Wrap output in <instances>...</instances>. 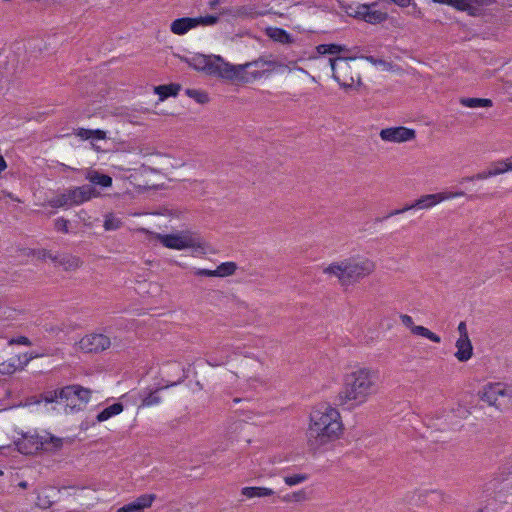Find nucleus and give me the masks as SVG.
<instances>
[{"label": "nucleus", "instance_id": "f257e3e1", "mask_svg": "<svg viewBox=\"0 0 512 512\" xmlns=\"http://www.w3.org/2000/svg\"><path fill=\"white\" fill-rule=\"evenodd\" d=\"M342 430L340 413L329 404L317 405L310 413L307 442L311 450L317 451L338 438Z\"/></svg>", "mask_w": 512, "mask_h": 512}, {"label": "nucleus", "instance_id": "f03ea898", "mask_svg": "<svg viewBox=\"0 0 512 512\" xmlns=\"http://www.w3.org/2000/svg\"><path fill=\"white\" fill-rule=\"evenodd\" d=\"M377 377L369 369L361 368L345 376L342 390L336 398V404L351 410L363 403L377 391Z\"/></svg>", "mask_w": 512, "mask_h": 512}, {"label": "nucleus", "instance_id": "7ed1b4c3", "mask_svg": "<svg viewBox=\"0 0 512 512\" xmlns=\"http://www.w3.org/2000/svg\"><path fill=\"white\" fill-rule=\"evenodd\" d=\"M374 269L375 265L369 259L350 258L331 263L323 272L337 277L342 286H349L370 275Z\"/></svg>", "mask_w": 512, "mask_h": 512}, {"label": "nucleus", "instance_id": "20e7f679", "mask_svg": "<svg viewBox=\"0 0 512 512\" xmlns=\"http://www.w3.org/2000/svg\"><path fill=\"white\" fill-rule=\"evenodd\" d=\"M91 390L80 385L73 384L65 387L46 391L41 394L45 403L61 402L66 406V412H75L83 409L90 401Z\"/></svg>", "mask_w": 512, "mask_h": 512}, {"label": "nucleus", "instance_id": "39448f33", "mask_svg": "<svg viewBox=\"0 0 512 512\" xmlns=\"http://www.w3.org/2000/svg\"><path fill=\"white\" fill-rule=\"evenodd\" d=\"M189 64L195 70L203 71L211 76H217L230 81H233L235 77L233 64L226 62L219 55L207 56L198 54L191 58Z\"/></svg>", "mask_w": 512, "mask_h": 512}, {"label": "nucleus", "instance_id": "423d86ee", "mask_svg": "<svg viewBox=\"0 0 512 512\" xmlns=\"http://www.w3.org/2000/svg\"><path fill=\"white\" fill-rule=\"evenodd\" d=\"M61 438L50 434L40 436L37 434H25L23 439L17 442L18 450L26 455L36 454L40 450L55 451L62 447Z\"/></svg>", "mask_w": 512, "mask_h": 512}, {"label": "nucleus", "instance_id": "0eeeda50", "mask_svg": "<svg viewBox=\"0 0 512 512\" xmlns=\"http://www.w3.org/2000/svg\"><path fill=\"white\" fill-rule=\"evenodd\" d=\"M277 63L272 60H265L260 57L257 60L245 64L233 65L235 77L233 81L247 82L250 79H257L272 72Z\"/></svg>", "mask_w": 512, "mask_h": 512}, {"label": "nucleus", "instance_id": "6e6552de", "mask_svg": "<svg viewBox=\"0 0 512 512\" xmlns=\"http://www.w3.org/2000/svg\"><path fill=\"white\" fill-rule=\"evenodd\" d=\"M352 60H354V58L336 57L329 59L332 76L343 88H351L355 82L350 65V61Z\"/></svg>", "mask_w": 512, "mask_h": 512}, {"label": "nucleus", "instance_id": "1a4fd4ad", "mask_svg": "<svg viewBox=\"0 0 512 512\" xmlns=\"http://www.w3.org/2000/svg\"><path fill=\"white\" fill-rule=\"evenodd\" d=\"M156 238L163 244V246L182 250L186 248H194L201 247V241L199 237H196L189 233H181V234H157Z\"/></svg>", "mask_w": 512, "mask_h": 512}, {"label": "nucleus", "instance_id": "9d476101", "mask_svg": "<svg viewBox=\"0 0 512 512\" xmlns=\"http://www.w3.org/2000/svg\"><path fill=\"white\" fill-rule=\"evenodd\" d=\"M465 193L463 191H456V192H440L436 194H427L421 196L419 199L414 201L410 204L411 209H429L438 203L456 198V197H462Z\"/></svg>", "mask_w": 512, "mask_h": 512}, {"label": "nucleus", "instance_id": "9b49d317", "mask_svg": "<svg viewBox=\"0 0 512 512\" xmlns=\"http://www.w3.org/2000/svg\"><path fill=\"white\" fill-rule=\"evenodd\" d=\"M110 345L108 336L97 333L88 334L79 341L80 349L86 353H99L108 349Z\"/></svg>", "mask_w": 512, "mask_h": 512}, {"label": "nucleus", "instance_id": "f8f14e48", "mask_svg": "<svg viewBox=\"0 0 512 512\" xmlns=\"http://www.w3.org/2000/svg\"><path fill=\"white\" fill-rule=\"evenodd\" d=\"M415 130L403 126L385 128L380 131V137L387 142L401 143L414 139Z\"/></svg>", "mask_w": 512, "mask_h": 512}, {"label": "nucleus", "instance_id": "ddd939ff", "mask_svg": "<svg viewBox=\"0 0 512 512\" xmlns=\"http://www.w3.org/2000/svg\"><path fill=\"white\" fill-rule=\"evenodd\" d=\"M512 396V391L508 390L502 383H489L484 386L481 399L489 405H496L499 397Z\"/></svg>", "mask_w": 512, "mask_h": 512}, {"label": "nucleus", "instance_id": "4468645a", "mask_svg": "<svg viewBox=\"0 0 512 512\" xmlns=\"http://www.w3.org/2000/svg\"><path fill=\"white\" fill-rule=\"evenodd\" d=\"M99 192L91 185H82L68 189V197H70L71 205H80L90 199L97 197Z\"/></svg>", "mask_w": 512, "mask_h": 512}, {"label": "nucleus", "instance_id": "2eb2a0df", "mask_svg": "<svg viewBox=\"0 0 512 512\" xmlns=\"http://www.w3.org/2000/svg\"><path fill=\"white\" fill-rule=\"evenodd\" d=\"M181 371H182V375L179 377V379L177 381L170 382V383L166 384L165 386L156 389L155 391H149V392L146 390L143 391L140 394V397L142 398L141 407H149V406L159 404L161 402V397L157 395V392L159 390L175 386L187 378V374L185 373L184 368H181Z\"/></svg>", "mask_w": 512, "mask_h": 512}, {"label": "nucleus", "instance_id": "dca6fc26", "mask_svg": "<svg viewBox=\"0 0 512 512\" xmlns=\"http://www.w3.org/2000/svg\"><path fill=\"white\" fill-rule=\"evenodd\" d=\"M400 319L406 327L410 328V330L413 334L425 337L434 343L441 342V338L434 332L430 331L428 328H426L424 326L414 325L413 319L411 316H409L407 314H402V315H400Z\"/></svg>", "mask_w": 512, "mask_h": 512}, {"label": "nucleus", "instance_id": "f3484780", "mask_svg": "<svg viewBox=\"0 0 512 512\" xmlns=\"http://www.w3.org/2000/svg\"><path fill=\"white\" fill-rule=\"evenodd\" d=\"M197 22L195 18L182 17L174 20L170 25V30L176 35H184L189 30L196 28Z\"/></svg>", "mask_w": 512, "mask_h": 512}, {"label": "nucleus", "instance_id": "a211bd4d", "mask_svg": "<svg viewBox=\"0 0 512 512\" xmlns=\"http://www.w3.org/2000/svg\"><path fill=\"white\" fill-rule=\"evenodd\" d=\"M457 351L455 357L460 362L468 361L473 355V346L470 339H458L456 341Z\"/></svg>", "mask_w": 512, "mask_h": 512}, {"label": "nucleus", "instance_id": "6ab92c4d", "mask_svg": "<svg viewBox=\"0 0 512 512\" xmlns=\"http://www.w3.org/2000/svg\"><path fill=\"white\" fill-rule=\"evenodd\" d=\"M86 179L94 184L101 187H110L112 185V178L109 175L100 173L96 170H90L86 174Z\"/></svg>", "mask_w": 512, "mask_h": 512}, {"label": "nucleus", "instance_id": "aec40b11", "mask_svg": "<svg viewBox=\"0 0 512 512\" xmlns=\"http://www.w3.org/2000/svg\"><path fill=\"white\" fill-rule=\"evenodd\" d=\"M58 259L55 262L56 265H59L64 268V270H75L82 264L79 257L70 255V254H62L57 255Z\"/></svg>", "mask_w": 512, "mask_h": 512}, {"label": "nucleus", "instance_id": "412c9836", "mask_svg": "<svg viewBox=\"0 0 512 512\" xmlns=\"http://www.w3.org/2000/svg\"><path fill=\"white\" fill-rule=\"evenodd\" d=\"M435 3L450 5L457 10L465 11L471 16H476L477 11L470 7L469 0H432Z\"/></svg>", "mask_w": 512, "mask_h": 512}, {"label": "nucleus", "instance_id": "4be33fe9", "mask_svg": "<svg viewBox=\"0 0 512 512\" xmlns=\"http://www.w3.org/2000/svg\"><path fill=\"white\" fill-rule=\"evenodd\" d=\"M124 410V406L122 403L117 402L106 408H104L101 412H99L96 416V420L98 422H104L110 419L113 416L120 414Z\"/></svg>", "mask_w": 512, "mask_h": 512}, {"label": "nucleus", "instance_id": "5701e85b", "mask_svg": "<svg viewBox=\"0 0 512 512\" xmlns=\"http://www.w3.org/2000/svg\"><path fill=\"white\" fill-rule=\"evenodd\" d=\"M180 88L179 84L159 85L154 87V92L159 95L160 100H164L170 96H176Z\"/></svg>", "mask_w": 512, "mask_h": 512}, {"label": "nucleus", "instance_id": "b1692460", "mask_svg": "<svg viewBox=\"0 0 512 512\" xmlns=\"http://www.w3.org/2000/svg\"><path fill=\"white\" fill-rule=\"evenodd\" d=\"M241 494L247 498L266 497L274 494V491L266 487H244Z\"/></svg>", "mask_w": 512, "mask_h": 512}, {"label": "nucleus", "instance_id": "393cba45", "mask_svg": "<svg viewBox=\"0 0 512 512\" xmlns=\"http://www.w3.org/2000/svg\"><path fill=\"white\" fill-rule=\"evenodd\" d=\"M459 102L462 106L468 108H489L493 106L492 100L487 98H461Z\"/></svg>", "mask_w": 512, "mask_h": 512}, {"label": "nucleus", "instance_id": "a878e982", "mask_svg": "<svg viewBox=\"0 0 512 512\" xmlns=\"http://www.w3.org/2000/svg\"><path fill=\"white\" fill-rule=\"evenodd\" d=\"M376 4L369 5L368 13H366V21L370 24H379L387 20L388 14L386 12H382L379 10H371L372 6H375Z\"/></svg>", "mask_w": 512, "mask_h": 512}, {"label": "nucleus", "instance_id": "bb28decb", "mask_svg": "<svg viewBox=\"0 0 512 512\" xmlns=\"http://www.w3.org/2000/svg\"><path fill=\"white\" fill-rule=\"evenodd\" d=\"M267 34L271 39L280 43H289L291 41L290 34L282 28H269Z\"/></svg>", "mask_w": 512, "mask_h": 512}, {"label": "nucleus", "instance_id": "cd10ccee", "mask_svg": "<svg viewBox=\"0 0 512 512\" xmlns=\"http://www.w3.org/2000/svg\"><path fill=\"white\" fill-rule=\"evenodd\" d=\"M49 205L53 208L71 207L70 197H68V189L49 200Z\"/></svg>", "mask_w": 512, "mask_h": 512}, {"label": "nucleus", "instance_id": "c85d7f7f", "mask_svg": "<svg viewBox=\"0 0 512 512\" xmlns=\"http://www.w3.org/2000/svg\"><path fill=\"white\" fill-rule=\"evenodd\" d=\"M316 50L319 54L325 55V54H339L340 52L346 50L345 46H341L339 44H319L316 47Z\"/></svg>", "mask_w": 512, "mask_h": 512}, {"label": "nucleus", "instance_id": "c756f323", "mask_svg": "<svg viewBox=\"0 0 512 512\" xmlns=\"http://www.w3.org/2000/svg\"><path fill=\"white\" fill-rule=\"evenodd\" d=\"M237 270V264L235 262H224L221 263L216 269V277L231 276Z\"/></svg>", "mask_w": 512, "mask_h": 512}, {"label": "nucleus", "instance_id": "7c9ffc66", "mask_svg": "<svg viewBox=\"0 0 512 512\" xmlns=\"http://www.w3.org/2000/svg\"><path fill=\"white\" fill-rule=\"evenodd\" d=\"M498 172H499V170H491V169H489L487 171H482V172H479V173H477L476 175H473V176L463 177L460 180V183L462 184V183L467 182V181L484 180V179H487L489 177L497 176Z\"/></svg>", "mask_w": 512, "mask_h": 512}, {"label": "nucleus", "instance_id": "2f4dec72", "mask_svg": "<svg viewBox=\"0 0 512 512\" xmlns=\"http://www.w3.org/2000/svg\"><path fill=\"white\" fill-rule=\"evenodd\" d=\"M156 496L154 494H143L134 500V503L137 505L140 511L148 508L152 505V502L155 500Z\"/></svg>", "mask_w": 512, "mask_h": 512}, {"label": "nucleus", "instance_id": "473e14b6", "mask_svg": "<svg viewBox=\"0 0 512 512\" xmlns=\"http://www.w3.org/2000/svg\"><path fill=\"white\" fill-rule=\"evenodd\" d=\"M122 221L115 217L113 214H108L105 216L104 220V228L107 231H114L121 227Z\"/></svg>", "mask_w": 512, "mask_h": 512}, {"label": "nucleus", "instance_id": "72a5a7b5", "mask_svg": "<svg viewBox=\"0 0 512 512\" xmlns=\"http://www.w3.org/2000/svg\"><path fill=\"white\" fill-rule=\"evenodd\" d=\"M17 369H19V367H18L15 357L9 359L8 361L2 362L0 364V373L1 374H12Z\"/></svg>", "mask_w": 512, "mask_h": 512}, {"label": "nucleus", "instance_id": "f704fd0d", "mask_svg": "<svg viewBox=\"0 0 512 512\" xmlns=\"http://www.w3.org/2000/svg\"><path fill=\"white\" fill-rule=\"evenodd\" d=\"M361 58L367 60L368 62H370L371 64H373L375 66H381L386 71H389L392 69V64L384 59H378L371 55L362 56Z\"/></svg>", "mask_w": 512, "mask_h": 512}, {"label": "nucleus", "instance_id": "c9c22d12", "mask_svg": "<svg viewBox=\"0 0 512 512\" xmlns=\"http://www.w3.org/2000/svg\"><path fill=\"white\" fill-rule=\"evenodd\" d=\"M195 20L197 22V27L199 25L212 26V25H215L219 21V17L216 15H207V16L195 17Z\"/></svg>", "mask_w": 512, "mask_h": 512}, {"label": "nucleus", "instance_id": "e433bc0d", "mask_svg": "<svg viewBox=\"0 0 512 512\" xmlns=\"http://www.w3.org/2000/svg\"><path fill=\"white\" fill-rule=\"evenodd\" d=\"M307 479H308V475H306V474H295V475H291V476H285L284 482L288 486H295V485H298V484L306 481Z\"/></svg>", "mask_w": 512, "mask_h": 512}, {"label": "nucleus", "instance_id": "4c0bfd02", "mask_svg": "<svg viewBox=\"0 0 512 512\" xmlns=\"http://www.w3.org/2000/svg\"><path fill=\"white\" fill-rule=\"evenodd\" d=\"M186 94L189 97L194 98L198 103H201V104L206 103L208 101V95L199 90L187 89Z\"/></svg>", "mask_w": 512, "mask_h": 512}, {"label": "nucleus", "instance_id": "58836bf2", "mask_svg": "<svg viewBox=\"0 0 512 512\" xmlns=\"http://www.w3.org/2000/svg\"><path fill=\"white\" fill-rule=\"evenodd\" d=\"M496 0H469L470 7L477 11V15L481 13L482 6H488L495 2Z\"/></svg>", "mask_w": 512, "mask_h": 512}, {"label": "nucleus", "instance_id": "ea45409f", "mask_svg": "<svg viewBox=\"0 0 512 512\" xmlns=\"http://www.w3.org/2000/svg\"><path fill=\"white\" fill-rule=\"evenodd\" d=\"M491 170H499L498 175L511 170V166L508 165V160L497 161L492 164Z\"/></svg>", "mask_w": 512, "mask_h": 512}, {"label": "nucleus", "instance_id": "a19ab883", "mask_svg": "<svg viewBox=\"0 0 512 512\" xmlns=\"http://www.w3.org/2000/svg\"><path fill=\"white\" fill-rule=\"evenodd\" d=\"M368 10H369L368 4H359L355 9L354 14H352V15L355 18L366 21V18H367L366 13H368Z\"/></svg>", "mask_w": 512, "mask_h": 512}, {"label": "nucleus", "instance_id": "79ce46f5", "mask_svg": "<svg viewBox=\"0 0 512 512\" xmlns=\"http://www.w3.org/2000/svg\"><path fill=\"white\" fill-rule=\"evenodd\" d=\"M68 225L69 221L63 217L57 218L54 222L55 229L65 234L69 233Z\"/></svg>", "mask_w": 512, "mask_h": 512}, {"label": "nucleus", "instance_id": "37998d69", "mask_svg": "<svg viewBox=\"0 0 512 512\" xmlns=\"http://www.w3.org/2000/svg\"><path fill=\"white\" fill-rule=\"evenodd\" d=\"M409 210H412L411 207H410V204H407L406 206H404L403 208L401 209H396V210H393L391 211L388 215H386L385 217H382V218H376V222H382L384 221L385 219H388L389 217H392V216H395V215H400V214H403Z\"/></svg>", "mask_w": 512, "mask_h": 512}, {"label": "nucleus", "instance_id": "c03bdc74", "mask_svg": "<svg viewBox=\"0 0 512 512\" xmlns=\"http://www.w3.org/2000/svg\"><path fill=\"white\" fill-rule=\"evenodd\" d=\"M228 356L221 357V359H218L213 354L208 355L207 363L211 366H219L226 363Z\"/></svg>", "mask_w": 512, "mask_h": 512}, {"label": "nucleus", "instance_id": "a18cd8bd", "mask_svg": "<svg viewBox=\"0 0 512 512\" xmlns=\"http://www.w3.org/2000/svg\"><path fill=\"white\" fill-rule=\"evenodd\" d=\"M15 358L19 369H23L31 361L33 357L29 356L28 354H23L16 356Z\"/></svg>", "mask_w": 512, "mask_h": 512}, {"label": "nucleus", "instance_id": "49530a36", "mask_svg": "<svg viewBox=\"0 0 512 512\" xmlns=\"http://www.w3.org/2000/svg\"><path fill=\"white\" fill-rule=\"evenodd\" d=\"M284 499L286 501H303L306 499V493L303 490H301L298 492H294L292 495H287Z\"/></svg>", "mask_w": 512, "mask_h": 512}, {"label": "nucleus", "instance_id": "de8ad7c7", "mask_svg": "<svg viewBox=\"0 0 512 512\" xmlns=\"http://www.w3.org/2000/svg\"><path fill=\"white\" fill-rule=\"evenodd\" d=\"M116 512H141L134 501L119 508Z\"/></svg>", "mask_w": 512, "mask_h": 512}, {"label": "nucleus", "instance_id": "09e8293b", "mask_svg": "<svg viewBox=\"0 0 512 512\" xmlns=\"http://www.w3.org/2000/svg\"><path fill=\"white\" fill-rule=\"evenodd\" d=\"M459 338L458 339H470L467 331V325L464 321H461L458 325Z\"/></svg>", "mask_w": 512, "mask_h": 512}, {"label": "nucleus", "instance_id": "8fccbe9b", "mask_svg": "<svg viewBox=\"0 0 512 512\" xmlns=\"http://www.w3.org/2000/svg\"><path fill=\"white\" fill-rule=\"evenodd\" d=\"M194 274L197 276L216 277L215 270L210 269H195Z\"/></svg>", "mask_w": 512, "mask_h": 512}, {"label": "nucleus", "instance_id": "3c124183", "mask_svg": "<svg viewBox=\"0 0 512 512\" xmlns=\"http://www.w3.org/2000/svg\"><path fill=\"white\" fill-rule=\"evenodd\" d=\"M92 131L91 129H85V128H79L77 130V136L81 137L82 139H90L92 138Z\"/></svg>", "mask_w": 512, "mask_h": 512}, {"label": "nucleus", "instance_id": "603ef678", "mask_svg": "<svg viewBox=\"0 0 512 512\" xmlns=\"http://www.w3.org/2000/svg\"><path fill=\"white\" fill-rule=\"evenodd\" d=\"M48 495L45 496V499L42 498L41 495L38 496V505L42 508H49L53 501L48 499Z\"/></svg>", "mask_w": 512, "mask_h": 512}, {"label": "nucleus", "instance_id": "864d4df0", "mask_svg": "<svg viewBox=\"0 0 512 512\" xmlns=\"http://www.w3.org/2000/svg\"><path fill=\"white\" fill-rule=\"evenodd\" d=\"M10 343H17V344L26 345V346L31 345V341L25 336H20L17 339H12L10 341Z\"/></svg>", "mask_w": 512, "mask_h": 512}, {"label": "nucleus", "instance_id": "5fc2aeb1", "mask_svg": "<svg viewBox=\"0 0 512 512\" xmlns=\"http://www.w3.org/2000/svg\"><path fill=\"white\" fill-rule=\"evenodd\" d=\"M106 138V133L103 130L96 129L92 131V138L91 139H97L102 140Z\"/></svg>", "mask_w": 512, "mask_h": 512}, {"label": "nucleus", "instance_id": "6e6d98bb", "mask_svg": "<svg viewBox=\"0 0 512 512\" xmlns=\"http://www.w3.org/2000/svg\"><path fill=\"white\" fill-rule=\"evenodd\" d=\"M42 258L50 259L51 261H53L55 263L57 261V259H58V256L52 254L50 251L43 250L42 251Z\"/></svg>", "mask_w": 512, "mask_h": 512}, {"label": "nucleus", "instance_id": "4d7b16f0", "mask_svg": "<svg viewBox=\"0 0 512 512\" xmlns=\"http://www.w3.org/2000/svg\"><path fill=\"white\" fill-rule=\"evenodd\" d=\"M221 2H222V0H212V1L210 2V8H211V9H213V10H214V9H216V8H217V6H218Z\"/></svg>", "mask_w": 512, "mask_h": 512}, {"label": "nucleus", "instance_id": "13d9d810", "mask_svg": "<svg viewBox=\"0 0 512 512\" xmlns=\"http://www.w3.org/2000/svg\"><path fill=\"white\" fill-rule=\"evenodd\" d=\"M7 167L6 162L2 155H0V171H3Z\"/></svg>", "mask_w": 512, "mask_h": 512}, {"label": "nucleus", "instance_id": "bf43d9fd", "mask_svg": "<svg viewBox=\"0 0 512 512\" xmlns=\"http://www.w3.org/2000/svg\"><path fill=\"white\" fill-rule=\"evenodd\" d=\"M232 13V10L231 9H223L221 14H231Z\"/></svg>", "mask_w": 512, "mask_h": 512}, {"label": "nucleus", "instance_id": "052dcab7", "mask_svg": "<svg viewBox=\"0 0 512 512\" xmlns=\"http://www.w3.org/2000/svg\"><path fill=\"white\" fill-rule=\"evenodd\" d=\"M508 160V165L511 166V170H512V156L510 158H507Z\"/></svg>", "mask_w": 512, "mask_h": 512}, {"label": "nucleus", "instance_id": "680f3d73", "mask_svg": "<svg viewBox=\"0 0 512 512\" xmlns=\"http://www.w3.org/2000/svg\"><path fill=\"white\" fill-rule=\"evenodd\" d=\"M19 486L22 487V488H26L27 487V483L26 482H21L19 484Z\"/></svg>", "mask_w": 512, "mask_h": 512}, {"label": "nucleus", "instance_id": "e2e57ef3", "mask_svg": "<svg viewBox=\"0 0 512 512\" xmlns=\"http://www.w3.org/2000/svg\"><path fill=\"white\" fill-rule=\"evenodd\" d=\"M432 495H436V496H441V493L440 492H437V491H432L431 492Z\"/></svg>", "mask_w": 512, "mask_h": 512}, {"label": "nucleus", "instance_id": "0e129e2a", "mask_svg": "<svg viewBox=\"0 0 512 512\" xmlns=\"http://www.w3.org/2000/svg\"><path fill=\"white\" fill-rule=\"evenodd\" d=\"M474 197H475V196H473V195H469V196H468V198H469V199H473Z\"/></svg>", "mask_w": 512, "mask_h": 512}]
</instances>
